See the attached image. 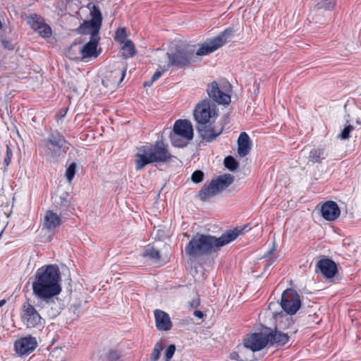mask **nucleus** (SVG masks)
Returning a JSON list of instances; mask_svg holds the SVG:
<instances>
[{"label":"nucleus","mask_w":361,"mask_h":361,"mask_svg":"<svg viewBox=\"0 0 361 361\" xmlns=\"http://www.w3.org/2000/svg\"><path fill=\"white\" fill-rule=\"evenodd\" d=\"M219 192L216 182L213 180L208 185H204L199 192V197L202 200H206Z\"/></svg>","instance_id":"24"},{"label":"nucleus","mask_w":361,"mask_h":361,"mask_svg":"<svg viewBox=\"0 0 361 361\" xmlns=\"http://www.w3.org/2000/svg\"><path fill=\"white\" fill-rule=\"evenodd\" d=\"M233 32V28L226 29L219 36L202 44L196 55L205 56L215 51L231 39Z\"/></svg>","instance_id":"8"},{"label":"nucleus","mask_w":361,"mask_h":361,"mask_svg":"<svg viewBox=\"0 0 361 361\" xmlns=\"http://www.w3.org/2000/svg\"><path fill=\"white\" fill-rule=\"evenodd\" d=\"M168 145L157 141L153 145L140 146L135 155V170L140 171L150 164H166L173 161Z\"/></svg>","instance_id":"3"},{"label":"nucleus","mask_w":361,"mask_h":361,"mask_svg":"<svg viewBox=\"0 0 361 361\" xmlns=\"http://www.w3.org/2000/svg\"><path fill=\"white\" fill-rule=\"evenodd\" d=\"M37 298L39 300L38 306L46 312L49 319H54L60 314L62 308L60 300L56 296Z\"/></svg>","instance_id":"12"},{"label":"nucleus","mask_w":361,"mask_h":361,"mask_svg":"<svg viewBox=\"0 0 361 361\" xmlns=\"http://www.w3.org/2000/svg\"><path fill=\"white\" fill-rule=\"evenodd\" d=\"M195 49L193 46L185 44L176 45L175 48L166 53L168 66L183 68L189 65L193 59Z\"/></svg>","instance_id":"5"},{"label":"nucleus","mask_w":361,"mask_h":361,"mask_svg":"<svg viewBox=\"0 0 361 361\" xmlns=\"http://www.w3.org/2000/svg\"><path fill=\"white\" fill-rule=\"evenodd\" d=\"M91 23L92 20L85 21L78 28L80 33L83 35H90V38L99 37V33L101 27L96 28V27L93 26L92 24H89ZM94 25H95L94 24Z\"/></svg>","instance_id":"25"},{"label":"nucleus","mask_w":361,"mask_h":361,"mask_svg":"<svg viewBox=\"0 0 361 361\" xmlns=\"http://www.w3.org/2000/svg\"><path fill=\"white\" fill-rule=\"evenodd\" d=\"M317 270H319L322 274L326 279L333 278L337 273V266L336 263L327 258L319 260L316 265Z\"/></svg>","instance_id":"17"},{"label":"nucleus","mask_w":361,"mask_h":361,"mask_svg":"<svg viewBox=\"0 0 361 361\" xmlns=\"http://www.w3.org/2000/svg\"><path fill=\"white\" fill-rule=\"evenodd\" d=\"M274 251H275V248H273L272 250H271L268 252V255H271Z\"/></svg>","instance_id":"49"},{"label":"nucleus","mask_w":361,"mask_h":361,"mask_svg":"<svg viewBox=\"0 0 361 361\" xmlns=\"http://www.w3.org/2000/svg\"><path fill=\"white\" fill-rule=\"evenodd\" d=\"M11 157H12V152L10 150L8 146H6V157L4 159V163H5L6 166H8V164L11 161Z\"/></svg>","instance_id":"43"},{"label":"nucleus","mask_w":361,"mask_h":361,"mask_svg":"<svg viewBox=\"0 0 361 361\" xmlns=\"http://www.w3.org/2000/svg\"><path fill=\"white\" fill-rule=\"evenodd\" d=\"M27 21L35 31L39 29V26L44 25V18L37 14H33L28 16L27 18Z\"/></svg>","instance_id":"32"},{"label":"nucleus","mask_w":361,"mask_h":361,"mask_svg":"<svg viewBox=\"0 0 361 361\" xmlns=\"http://www.w3.org/2000/svg\"><path fill=\"white\" fill-rule=\"evenodd\" d=\"M6 302L4 300H0V307Z\"/></svg>","instance_id":"48"},{"label":"nucleus","mask_w":361,"mask_h":361,"mask_svg":"<svg viewBox=\"0 0 361 361\" xmlns=\"http://www.w3.org/2000/svg\"><path fill=\"white\" fill-rule=\"evenodd\" d=\"M20 319L27 328H39L43 324V319L36 308L27 300L20 309Z\"/></svg>","instance_id":"9"},{"label":"nucleus","mask_w":361,"mask_h":361,"mask_svg":"<svg viewBox=\"0 0 361 361\" xmlns=\"http://www.w3.org/2000/svg\"><path fill=\"white\" fill-rule=\"evenodd\" d=\"M156 327L159 331H166L171 329L172 322L169 315L163 310H155L154 311Z\"/></svg>","instance_id":"19"},{"label":"nucleus","mask_w":361,"mask_h":361,"mask_svg":"<svg viewBox=\"0 0 361 361\" xmlns=\"http://www.w3.org/2000/svg\"><path fill=\"white\" fill-rule=\"evenodd\" d=\"M46 149L44 153L47 156L56 158L66 154L68 149V142L58 132H54L49 135L45 140Z\"/></svg>","instance_id":"7"},{"label":"nucleus","mask_w":361,"mask_h":361,"mask_svg":"<svg viewBox=\"0 0 361 361\" xmlns=\"http://www.w3.org/2000/svg\"><path fill=\"white\" fill-rule=\"evenodd\" d=\"M276 303H274V302L269 303V310H272L274 309V307L276 306Z\"/></svg>","instance_id":"47"},{"label":"nucleus","mask_w":361,"mask_h":361,"mask_svg":"<svg viewBox=\"0 0 361 361\" xmlns=\"http://www.w3.org/2000/svg\"><path fill=\"white\" fill-rule=\"evenodd\" d=\"M301 306L300 297L293 289L288 288L281 295V307L288 314L296 313Z\"/></svg>","instance_id":"10"},{"label":"nucleus","mask_w":361,"mask_h":361,"mask_svg":"<svg viewBox=\"0 0 361 361\" xmlns=\"http://www.w3.org/2000/svg\"><path fill=\"white\" fill-rule=\"evenodd\" d=\"M322 217L329 221L336 220L341 214L338 204L334 201H328L321 207Z\"/></svg>","instance_id":"18"},{"label":"nucleus","mask_w":361,"mask_h":361,"mask_svg":"<svg viewBox=\"0 0 361 361\" xmlns=\"http://www.w3.org/2000/svg\"><path fill=\"white\" fill-rule=\"evenodd\" d=\"M213 180L216 182V187L220 192L233 183L234 178L231 174H224Z\"/></svg>","instance_id":"27"},{"label":"nucleus","mask_w":361,"mask_h":361,"mask_svg":"<svg viewBox=\"0 0 361 361\" xmlns=\"http://www.w3.org/2000/svg\"><path fill=\"white\" fill-rule=\"evenodd\" d=\"M267 336L269 344L271 345L283 346L289 341L288 334L278 330L267 334Z\"/></svg>","instance_id":"22"},{"label":"nucleus","mask_w":361,"mask_h":361,"mask_svg":"<svg viewBox=\"0 0 361 361\" xmlns=\"http://www.w3.org/2000/svg\"><path fill=\"white\" fill-rule=\"evenodd\" d=\"M76 171V164L75 163H72L69 165L66 171V178L67 180L71 183L74 178Z\"/></svg>","instance_id":"38"},{"label":"nucleus","mask_w":361,"mask_h":361,"mask_svg":"<svg viewBox=\"0 0 361 361\" xmlns=\"http://www.w3.org/2000/svg\"><path fill=\"white\" fill-rule=\"evenodd\" d=\"M121 356L120 352L116 349H109L104 354L106 361H118Z\"/></svg>","instance_id":"33"},{"label":"nucleus","mask_w":361,"mask_h":361,"mask_svg":"<svg viewBox=\"0 0 361 361\" xmlns=\"http://www.w3.org/2000/svg\"><path fill=\"white\" fill-rule=\"evenodd\" d=\"M142 256L144 257L148 258L154 263H157L160 260L159 251L151 245H148L145 247Z\"/></svg>","instance_id":"28"},{"label":"nucleus","mask_w":361,"mask_h":361,"mask_svg":"<svg viewBox=\"0 0 361 361\" xmlns=\"http://www.w3.org/2000/svg\"><path fill=\"white\" fill-rule=\"evenodd\" d=\"M224 164L225 166L231 171H235L239 167V163L231 156L224 159Z\"/></svg>","instance_id":"34"},{"label":"nucleus","mask_w":361,"mask_h":361,"mask_svg":"<svg viewBox=\"0 0 361 361\" xmlns=\"http://www.w3.org/2000/svg\"><path fill=\"white\" fill-rule=\"evenodd\" d=\"M126 37V30L125 28H118L116 32V39L121 42V43L125 42Z\"/></svg>","instance_id":"40"},{"label":"nucleus","mask_w":361,"mask_h":361,"mask_svg":"<svg viewBox=\"0 0 361 361\" xmlns=\"http://www.w3.org/2000/svg\"><path fill=\"white\" fill-rule=\"evenodd\" d=\"M170 67L168 66V64L166 63V64H162V62L161 61H159V68L158 70L154 73V75H152L151 80H148V81H146L144 84V86L145 87H150L151 85H152V84L154 83V82H155L156 80H157L161 76V75L166 72V71H168V69Z\"/></svg>","instance_id":"29"},{"label":"nucleus","mask_w":361,"mask_h":361,"mask_svg":"<svg viewBox=\"0 0 361 361\" xmlns=\"http://www.w3.org/2000/svg\"><path fill=\"white\" fill-rule=\"evenodd\" d=\"M251 149V142L248 135L243 132L238 139V153L240 157H244L247 155Z\"/></svg>","instance_id":"23"},{"label":"nucleus","mask_w":361,"mask_h":361,"mask_svg":"<svg viewBox=\"0 0 361 361\" xmlns=\"http://www.w3.org/2000/svg\"><path fill=\"white\" fill-rule=\"evenodd\" d=\"M269 344L267 333H255L247 336L244 340V346L252 351H259Z\"/></svg>","instance_id":"13"},{"label":"nucleus","mask_w":361,"mask_h":361,"mask_svg":"<svg viewBox=\"0 0 361 361\" xmlns=\"http://www.w3.org/2000/svg\"><path fill=\"white\" fill-rule=\"evenodd\" d=\"M61 223V216L51 210H48L44 214L42 226L49 232H53L60 226Z\"/></svg>","instance_id":"21"},{"label":"nucleus","mask_w":361,"mask_h":361,"mask_svg":"<svg viewBox=\"0 0 361 361\" xmlns=\"http://www.w3.org/2000/svg\"><path fill=\"white\" fill-rule=\"evenodd\" d=\"M172 145L184 147L193 138V128L190 121L177 120L169 135Z\"/></svg>","instance_id":"6"},{"label":"nucleus","mask_w":361,"mask_h":361,"mask_svg":"<svg viewBox=\"0 0 361 361\" xmlns=\"http://www.w3.org/2000/svg\"><path fill=\"white\" fill-rule=\"evenodd\" d=\"M193 114L197 123V130L203 140L212 142L221 133L222 128L216 130L213 125L218 114L216 105L209 100L199 103Z\"/></svg>","instance_id":"1"},{"label":"nucleus","mask_w":361,"mask_h":361,"mask_svg":"<svg viewBox=\"0 0 361 361\" xmlns=\"http://www.w3.org/2000/svg\"><path fill=\"white\" fill-rule=\"evenodd\" d=\"M325 149L322 147H314L309 154V161L313 164H321L326 157Z\"/></svg>","instance_id":"26"},{"label":"nucleus","mask_w":361,"mask_h":361,"mask_svg":"<svg viewBox=\"0 0 361 361\" xmlns=\"http://www.w3.org/2000/svg\"><path fill=\"white\" fill-rule=\"evenodd\" d=\"M209 97L219 104H228L231 102L230 95L223 91L215 81L208 85L207 89Z\"/></svg>","instance_id":"16"},{"label":"nucleus","mask_w":361,"mask_h":361,"mask_svg":"<svg viewBox=\"0 0 361 361\" xmlns=\"http://www.w3.org/2000/svg\"><path fill=\"white\" fill-rule=\"evenodd\" d=\"M334 0H319L315 6L317 9L324 8L326 10L332 9L335 6Z\"/></svg>","instance_id":"35"},{"label":"nucleus","mask_w":361,"mask_h":361,"mask_svg":"<svg viewBox=\"0 0 361 361\" xmlns=\"http://www.w3.org/2000/svg\"><path fill=\"white\" fill-rule=\"evenodd\" d=\"M249 225H245L240 227H236L234 229L228 230L222 234L219 238L215 237V243L216 249L234 241L238 237L243 235L247 231Z\"/></svg>","instance_id":"14"},{"label":"nucleus","mask_w":361,"mask_h":361,"mask_svg":"<svg viewBox=\"0 0 361 361\" xmlns=\"http://www.w3.org/2000/svg\"><path fill=\"white\" fill-rule=\"evenodd\" d=\"M200 303V298H195L190 302V306L192 308L197 307Z\"/></svg>","instance_id":"44"},{"label":"nucleus","mask_w":361,"mask_h":361,"mask_svg":"<svg viewBox=\"0 0 361 361\" xmlns=\"http://www.w3.org/2000/svg\"><path fill=\"white\" fill-rule=\"evenodd\" d=\"M36 32L44 38L49 37L52 32L51 27L47 24H46L44 21V25L39 26V29H37Z\"/></svg>","instance_id":"36"},{"label":"nucleus","mask_w":361,"mask_h":361,"mask_svg":"<svg viewBox=\"0 0 361 361\" xmlns=\"http://www.w3.org/2000/svg\"><path fill=\"white\" fill-rule=\"evenodd\" d=\"M194 315L200 319H202L204 316V314L200 310H195Z\"/></svg>","instance_id":"46"},{"label":"nucleus","mask_w":361,"mask_h":361,"mask_svg":"<svg viewBox=\"0 0 361 361\" xmlns=\"http://www.w3.org/2000/svg\"><path fill=\"white\" fill-rule=\"evenodd\" d=\"M203 177H204V173H203L202 171H195L192 174L191 178H192V180L194 183H200L201 181H202Z\"/></svg>","instance_id":"41"},{"label":"nucleus","mask_w":361,"mask_h":361,"mask_svg":"<svg viewBox=\"0 0 361 361\" xmlns=\"http://www.w3.org/2000/svg\"><path fill=\"white\" fill-rule=\"evenodd\" d=\"M60 278L56 265L49 264L38 269L32 286L33 294L37 298L57 296L61 291Z\"/></svg>","instance_id":"2"},{"label":"nucleus","mask_w":361,"mask_h":361,"mask_svg":"<svg viewBox=\"0 0 361 361\" xmlns=\"http://www.w3.org/2000/svg\"><path fill=\"white\" fill-rule=\"evenodd\" d=\"M90 15L92 16V19L90 20H92V23L90 24H94L95 25L94 26L96 27V28H98V27H101L102 22V16L97 6L94 5L92 6V8H90Z\"/></svg>","instance_id":"30"},{"label":"nucleus","mask_w":361,"mask_h":361,"mask_svg":"<svg viewBox=\"0 0 361 361\" xmlns=\"http://www.w3.org/2000/svg\"><path fill=\"white\" fill-rule=\"evenodd\" d=\"M230 358L233 360H240L239 355L237 352H232L230 354Z\"/></svg>","instance_id":"45"},{"label":"nucleus","mask_w":361,"mask_h":361,"mask_svg":"<svg viewBox=\"0 0 361 361\" xmlns=\"http://www.w3.org/2000/svg\"><path fill=\"white\" fill-rule=\"evenodd\" d=\"M355 129L352 125H348L342 130L341 133L338 136L341 140H347L350 137V133Z\"/></svg>","instance_id":"39"},{"label":"nucleus","mask_w":361,"mask_h":361,"mask_svg":"<svg viewBox=\"0 0 361 361\" xmlns=\"http://www.w3.org/2000/svg\"><path fill=\"white\" fill-rule=\"evenodd\" d=\"M127 67L123 64H118L113 70L106 72L102 80V84L106 87L114 89L118 87L123 81Z\"/></svg>","instance_id":"11"},{"label":"nucleus","mask_w":361,"mask_h":361,"mask_svg":"<svg viewBox=\"0 0 361 361\" xmlns=\"http://www.w3.org/2000/svg\"><path fill=\"white\" fill-rule=\"evenodd\" d=\"M122 56L123 58L127 59L132 57L135 54V47L133 42L130 39H126L125 42H123V45L122 47Z\"/></svg>","instance_id":"31"},{"label":"nucleus","mask_w":361,"mask_h":361,"mask_svg":"<svg viewBox=\"0 0 361 361\" xmlns=\"http://www.w3.org/2000/svg\"><path fill=\"white\" fill-rule=\"evenodd\" d=\"M163 350V345L161 342H158L155 344V346L151 354V361H157L160 357V353Z\"/></svg>","instance_id":"37"},{"label":"nucleus","mask_w":361,"mask_h":361,"mask_svg":"<svg viewBox=\"0 0 361 361\" xmlns=\"http://www.w3.org/2000/svg\"><path fill=\"white\" fill-rule=\"evenodd\" d=\"M100 37L90 38L80 49V54L82 60H85L91 57L97 58L99 53L97 51V45Z\"/></svg>","instance_id":"20"},{"label":"nucleus","mask_w":361,"mask_h":361,"mask_svg":"<svg viewBox=\"0 0 361 361\" xmlns=\"http://www.w3.org/2000/svg\"><path fill=\"white\" fill-rule=\"evenodd\" d=\"M217 250L215 236L197 233L185 246V251L190 258L207 256Z\"/></svg>","instance_id":"4"},{"label":"nucleus","mask_w":361,"mask_h":361,"mask_svg":"<svg viewBox=\"0 0 361 361\" xmlns=\"http://www.w3.org/2000/svg\"><path fill=\"white\" fill-rule=\"evenodd\" d=\"M14 345L16 353L20 356H23L34 351L37 346V342L35 337L28 336L18 339L15 342Z\"/></svg>","instance_id":"15"},{"label":"nucleus","mask_w":361,"mask_h":361,"mask_svg":"<svg viewBox=\"0 0 361 361\" xmlns=\"http://www.w3.org/2000/svg\"><path fill=\"white\" fill-rule=\"evenodd\" d=\"M176 350V346L173 344L170 345L165 351V359L166 361L173 357Z\"/></svg>","instance_id":"42"}]
</instances>
